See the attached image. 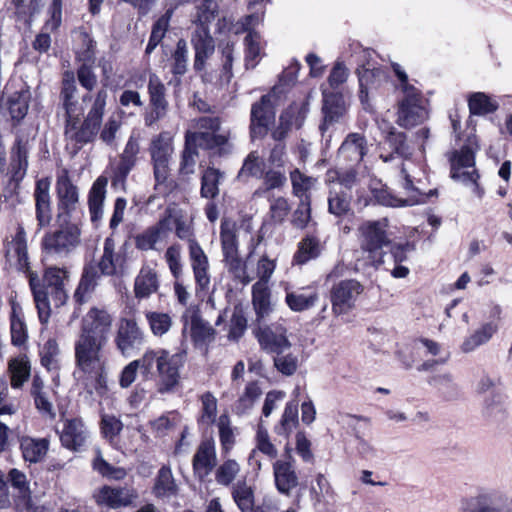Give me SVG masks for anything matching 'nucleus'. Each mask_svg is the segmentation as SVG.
I'll return each instance as SVG.
<instances>
[{
  "mask_svg": "<svg viewBox=\"0 0 512 512\" xmlns=\"http://www.w3.org/2000/svg\"><path fill=\"white\" fill-rule=\"evenodd\" d=\"M28 168V148L21 139H18L11 150L10 174L11 180L18 183L26 175Z\"/></svg>",
  "mask_w": 512,
  "mask_h": 512,
  "instance_id": "obj_42",
  "label": "nucleus"
},
{
  "mask_svg": "<svg viewBox=\"0 0 512 512\" xmlns=\"http://www.w3.org/2000/svg\"><path fill=\"white\" fill-rule=\"evenodd\" d=\"M259 22V17L255 14L246 16L242 21V31L247 32L244 38L245 45V66L247 69L254 68L261 55L260 35L253 30V27Z\"/></svg>",
  "mask_w": 512,
  "mask_h": 512,
  "instance_id": "obj_27",
  "label": "nucleus"
},
{
  "mask_svg": "<svg viewBox=\"0 0 512 512\" xmlns=\"http://www.w3.org/2000/svg\"><path fill=\"white\" fill-rule=\"evenodd\" d=\"M7 479L12 488L16 508L19 511L35 512L38 507L33 506L32 492L26 474L17 468H12L8 472Z\"/></svg>",
  "mask_w": 512,
  "mask_h": 512,
  "instance_id": "obj_21",
  "label": "nucleus"
},
{
  "mask_svg": "<svg viewBox=\"0 0 512 512\" xmlns=\"http://www.w3.org/2000/svg\"><path fill=\"white\" fill-rule=\"evenodd\" d=\"M29 91H20L10 96L8 100V109L11 117L16 120L23 119L29 108Z\"/></svg>",
  "mask_w": 512,
  "mask_h": 512,
  "instance_id": "obj_64",
  "label": "nucleus"
},
{
  "mask_svg": "<svg viewBox=\"0 0 512 512\" xmlns=\"http://www.w3.org/2000/svg\"><path fill=\"white\" fill-rule=\"evenodd\" d=\"M173 150L172 138L168 132H161L151 140L149 153L156 187L166 186L170 175L169 164Z\"/></svg>",
  "mask_w": 512,
  "mask_h": 512,
  "instance_id": "obj_8",
  "label": "nucleus"
},
{
  "mask_svg": "<svg viewBox=\"0 0 512 512\" xmlns=\"http://www.w3.org/2000/svg\"><path fill=\"white\" fill-rule=\"evenodd\" d=\"M470 113L473 115H486L497 110L498 104L490 99L483 92H475L471 94L468 100Z\"/></svg>",
  "mask_w": 512,
  "mask_h": 512,
  "instance_id": "obj_58",
  "label": "nucleus"
},
{
  "mask_svg": "<svg viewBox=\"0 0 512 512\" xmlns=\"http://www.w3.org/2000/svg\"><path fill=\"white\" fill-rule=\"evenodd\" d=\"M218 12V4L216 0H203V2L197 6V12L193 23L195 28H206L209 29V24L215 19Z\"/></svg>",
  "mask_w": 512,
  "mask_h": 512,
  "instance_id": "obj_59",
  "label": "nucleus"
},
{
  "mask_svg": "<svg viewBox=\"0 0 512 512\" xmlns=\"http://www.w3.org/2000/svg\"><path fill=\"white\" fill-rule=\"evenodd\" d=\"M219 439L221 443L222 452L228 454L235 444L234 429L231 426L230 418L227 414H222L217 422Z\"/></svg>",
  "mask_w": 512,
  "mask_h": 512,
  "instance_id": "obj_60",
  "label": "nucleus"
},
{
  "mask_svg": "<svg viewBox=\"0 0 512 512\" xmlns=\"http://www.w3.org/2000/svg\"><path fill=\"white\" fill-rule=\"evenodd\" d=\"M326 182L330 187L339 186L341 190L350 193V190L356 186L358 182L357 171L354 166L344 171L329 170L326 174Z\"/></svg>",
  "mask_w": 512,
  "mask_h": 512,
  "instance_id": "obj_52",
  "label": "nucleus"
},
{
  "mask_svg": "<svg viewBox=\"0 0 512 512\" xmlns=\"http://www.w3.org/2000/svg\"><path fill=\"white\" fill-rule=\"evenodd\" d=\"M66 279L67 271L58 267H49L45 270L43 283H40L37 275L29 273V284L42 323L48 322L51 301L55 307L65 304L68 297L65 289Z\"/></svg>",
  "mask_w": 512,
  "mask_h": 512,
  "instance_id": "obj_1",
  "label": "nucleus"
},
{
  "mask_svg": "<svg viewBox=\"0 0 512 512\" xmlns=\"http://www.w3.org/2000/svg\"><path fill=\"white\" fill-rule=\"evenodd\" d=\"M275 89L263 95L259 101L251 106L250 136L261 139L266 136L270 124L275 120Z\"/></svg>",
  "mask_w": 512,
  "mask_h": 512,
  "instance_id": "obj_12",
  "label": "nucleus"
},
{
  "mask_svg": "<svg viewBox=\"0 0 512 512\" xmlns=\"http://www.w3.org/2000/svg\"><path fill=\"white\" fill-rule=\"evenodd\" d=\"M106 344L78 336L74 343L76 372L82 377L95 381V390L99 395L106 391L105 366L103 348Z\"/></svg>",
  "mask_w": 512,
  "mask_h": 512,
  "instance_id": "obj_3",
  "label": "nucleus"
},
{
  "mask_svg": "<svg viewBox=\"0 0 512 512\" xmlns=\"http://www.w3.org/2000/svg\"><path fill=\"white\" fill-rule=\"evenodd\" d=\"M36 220L39 228L46 227L52 219L50 181L48 178L39 179L34 190Z\"/></svg>",
  "mask_w": 512,
  "mask_h": 512,
  "instance_id": "obj_33",
  "label": "nucleus"
},
{
  "mask_svg": "<svg viewBox=\"0 0 512 512\" xmlns=\"http://www.w3.org/2000/svg\"><path fill=\"white\" fill-rule=\"evenodd\" d=\"M401 174L404 179L403 188L407 193H413L411 196L407 198H400L394 195L388 189H381L375 191V199L376 201L383 205L389 207H403V206H413L419 203L418 199V191L413 185V181L410 178V175L407 173V169L404 165L401 167Z\"/></svg>",
  "mask_w": 512,
  "mask_h": 512,
  "instance_id": "obj_25",
  "label": "nucleus"
},
{
  "mask_svg": "<svg viewBox=\"0 0 512 512\" xmlns=\"http://www.w3.org/2000/svg\"><path fill=\"white\" fill-rule=\"evenodd\" d=\"M265 163L260 158L256 151H252L248 154L242 168L239 171L238 177H254L260 179L264 174Z\"/></svg>",
  "mask_w": 512,
  "mask_h": 512,
  "instance_id": "obj_63",
  "label": "nucleus"
},
{
  "mask_svg": "<svg viewBox=\"0 0 512 512\" xmlns=\"http://www.w3.org/2000/svg\"><path fill=\"white\" fill-rule=\"evenodd\" d=\"M89 438V432L83 421L79 418L66 419L60 433L62 445L70 450L79 451Z\"/></svg>",
  "mask_w": 512,
  "mask_h": 512,
  "instance_id": "obj_28",
  "label": "nucleus"
},
{
  "mask_svg": "<svg viewBox=\"0 0 512 512\" xmlns=\"http://www.w3.org/2000/svg\"><path fill=\"white\" fill-rule=\"evenodd\" d=\"M145 318L151 333L156 337H162L167 334L173 325L171 315L165 312L147 311Z\"/></svg>",
  "mask_w": 512,
  "mask_h": 512,
  "instance_id": "obj_55",
  "label": "nucleus"
},
{
  "mask_svg": "<svg viewBox=\"0 0 512 512\" xmlns=\"http://www.w3.org/2000/svg\"><path fill=\"white\" fill-rule=\"evenodd\" d=\"M386 142L393 152L389 155L380 154V158L384 162H389L394 158V154L401 158H409L412 155V149L406 142V135L402 132L391 131L387 136Z\"/></svg>",
  "mask_w": 512,
  "mask_h": 512,
  "instance_id": "obj_53",
  "label": "nucleus"
},
{
  "mask_svg": "<svg viewBox=\"0 0 512 512\" xmlns=\"http://www.w3.org/2000/svg\"><path fill=\"white\" fill-rule=\"evenodd\" d=\"M63 222L53 231H48L42 239V248L46 255L66 257L74 251L81 242V230L69 218H62Z\"/></svg>",
  "mask_w": 512,
  "mask_h": 512,
  "instance_id": "obj_6",
  "label": "nucleus"
},
{
  "mask_svg": "<svg viewBox=\"0 0 512 512\" xmlns=\"http://www.w3.org/2000/svg\"><path fill=\"white\" fill-rule=\"evenodd\" d=\"M5 261L9 268L31 273L29 270V256L27 237L22 225H18L14 235L7 237L5 242Z\"/></svg>",
  "mask_w": 512,
  "mask_h": 512,
  "instance_id": "obj_14",
  "label": "nucleus"
},
{
  "mask_svg": "<svg viewBox=\"0 0 512 512\" xmlns=\"http://www.w3.org/2000/svg\"><path fill=\"white\" fill-rule=\"evenodd\" d=\"M77 86L75 75L72 71H65L62 77V88L60 98L65 110V117L71 118L77 111Z\"/></svg>",
  "mask_w": 512,
  "mask_h": 512,
  "instance_id": "obj_40",
  "label": "nucleus"
},
{
  "mask_svg": "<svg viewBox=\"0 0 512 512\" xmlns=\"http://www.w3.org/2000/svg\"><path fill=\"white\" fill-rule=\"evenodd\" d=\"M239 227L234 221L224 220L220 226V240L223 255L238 253Z\"/></svg>",
  "mask_w": 512,
  "mask_h": 512,
  "instance_id": "obj_49",
  "label": "nucleus"
},
{
  "mask_svg": "<svg viewBox=\"0 0 512 512\" xmlns=\"http://www.w3.org/2000/svg\"><path fill=\"white\" fill-rule=\"evenodd\" d=\"M273 474L277 490L286 496L299 484L295 467L290 460H277L273 464Z\"/></svg>",
  "mask_w": 512,
  "mask_h": 512,
  "instance_id": "obj_35",
  "label": "nucleus"
},
{
  "mask_svg": "<svg viewBox=\"0 0 512 512\" xmlns=\"http://www.w3.org/2000/svg\"><path fill=\"white\" fill-rule=\"evenodd\" d=\"M299 423L298 403L290 401L286 404L279 424L274 427V431L279 436L286 438L293 432Z\"/></svg>",
  "mask_w": 512,
  "mask_h": 512,
  "instance_id": "obj_48",
  "label": "nucleus"
},
{
  "mask_svg": "<svg viewBox=\"0 0 512 512\" xmlns=\"http://www.w3.org/2000/svg\"><path fill=\"white\" fill-rule=\"evenodd\" d=\"M144 340V332L134 319L122 318L119 321L115 344L124 357H131L136 350L140 349Z\"/></svg>",
  "mask_w": 512,
  "mask_h": 512,
  "instance_id": "obj_16",
  "label": "nucleus"
},
{
  "mask_svg": "<svg viewBox=\"0 0 512 512\" xmlns=\"http://www.w3.org/2000/svg\"><path fill=\"white\" fill-rule=\"evenodd\" d=\"M240 472L241 466L235 459H226L215 468V481L220 486H231L235 484Z\"/></svg>",
  "mask_w": 512,
  "mask_h": 512,
  "instance_id": "obj_51",
  "label": "nucleus"
},
{
  "mask_svg": "<svg viewBox=\"0 0 512 512\" xmlns=\"http://www.w3.org/2000/svg\"><path fill=\"white\" fill-rule=\"evenodd\" d=\"M498 327L494 323H485L477 329L471 336L466 338L462 345L461 350L464 353L474 351L477 347L487 343L492 336L496 333Z\"/></svg>",
  "mask_w": 512,
  "mask_h": 512,
  "instance_id": "obj_50",
  "label": "nucleus"
},
{
  "mask_svg": "<svg viewBox=\"0 0 512 512\" xmlns=\"http://www.w3.org/2000/svg\"><path fill=\"white\" fill-rule=\"evenodd\" d=\"M9 371L11 374V385L14 388H20L30 376V365L26 358H16L9 362Z\"/></svg>",
  "mask_w": 512,
  "mask_h": 512,
  "instance_id": "obj_62",
  "label": "nucleus"
},
{
  "mask_svg": "<svg viewBox=\"0 0 512 512\" xmlns=\"http://www.w3.org/2000/svg\"><path fill=\"white\" fill-rule=\"evenodd\" d=\"M388 220L381 219L376 221H367L360 228L361 248L369 254V258L374 264V260L382 255V249L391 244L387 234Z\"/></svg>",
  "mask_w": 512,
  "mask_h": 512,
  "instance_id": "obj_11",
  "label": "nucleus"
},
{
  "mask_svg": "<svg viewBox=\"0 0 512 512\" xmlns=\"http://www.w3.org/2000/svg\"><path fill=\"white\" fill-rule=\"evenodd\" d=\"M172 217L168 215L155 225L148 227L135 238V245L143 251L156 249V244L168 236L171 230Z\"/></svg>",
  "mask_w": 512,
  "mask_h": 512,
  "instance_id": "obj_31",
  "label": "nucleus"
},
{
  "mask_svg": "<svg viewBox=\"0 0 512 512\" xmlns=\"http://www.w3.org/2000/svg\"><path fill=\"white\" fill-rule=\"evenodd\" d=\"M421 95L413 86L405 88L404 98L399 104L397 123L404 128L418 125L427 117V111L421 104Z\"/></svg>",
  "mask_w": 512,
  "mask_h": 512,
  "instance_id": "obj_15",
  "label": "nucleus"
},
{
  "mask_svg": "<svg viewBox=\"0 0 512 512\" xmlns=\"http://www.w3.org/2000/svg\"><path fill=\"white\" fill-rule=\"evenodd\" d=\"M224 178V172L215 167H207L201 176V196L207 199L216 198L219 195V185Z\"/></svg>",
  "mask_w": 512,
  "mask_h": 512,
  "instance_id": "obj_45",
  "label": "nucleus"
},
{
  "mask_svg": "<svg viewBox=\"0 0 512 512\" xmlns=\"http://www.w3.org/2000/svg\"><path fill=\"white\" fill-rule=\"evenodd\" d=\"M182 318L184 320V331L189 325L190 337L195 346L200 347L208 345L214 341L216 331L209 322L201 317L199 309H187Z\"/></svg>",
  "mask_w": 512,
  "mask_h": 512,
  "instance_id": "obj_20",
  "label": "nucleus"
},
{
  "mask_svg": "<svg viewBox=\"0 0 512 512\" xmlns=\"http://www.w3.org/2000/svg\"><path fill=\"white\" fill-rule=\"evenodd\" d=\"M149 108L143 118L146 127H153L167 116L169 102L166 98V87L158 75L149 73L148 79Z\"/></svg>",
  "mask_w": 512,
  "mask_h": 512,
  "instance_id": "obj_13",
  "label": "nucleus"
},
{
  "mask_svg": "<svg viewBox=\"0 0 512 512\" xmlns=\"http://www.w3.org/2000/svg\"><path fill=\"white\" fill-rule=\"evenodd\" d=\"M101 275L96 263L89 262L85 264L78 287L74 293V298L78 303L82 304L87 301L88 297L97 287Z\"/></svg>",
  "mask_w": 512,
  "mask_h": 512,
  "instance_id": "obj_38",
  "label": "nucleus"
},
{
  "mask_svg": "<svg viewBox=\"0 0 512 512\" xmlns=\"http://www.w3.org/2000/svg\"><path fill=\"white\" fill-rule=\"evenodd\" d=\"M185 351L171 354L166 349H149L143 354V376L151 379L159 376L162 388L169 391L174 388L180 378L179 370L185 361Z\"/></svg>",
  "mask_w": 512,
  "mask_h": 512,
  "instance_id": "obj_5",
  "label": "nucleus"
},
{
  "mask_svg": "<svg viewBox=\"0 0 512 512\" xmlns=\"http://www.w3.org/2000/svg\"><path fill=\"white\" fill-rule=\"evenodd\" d=\"M231 496L241 512L254 510L255 495L254 489L246 481H238L231 487Z\"/></svg>",
  "mask_w": 512,
  "mask_h": 512,
  "instance_id": "obj_46",
  "label": "nucleus"
},
{
  "mask_svg": "<svg viewBox=\"0 0 512 512\" xmlns=\"http://www.w3.org/2000/svg\"><path fill=\"white\" fill-rule=\"evenodd\" d=\"M221 120L217 116L205 115L193 121L192 129L186 131L185 140L190 146L212 151L218 156L232 152L228 134L220 133Z\"/></svg>",
  "mask_w": 512,
  "mask_h": 512,
  "instance_id": "obj_4",
  "label": "nucleus"
},
{
  "mask_svg": "<svg viewBox=\"0 0 512 512\" xmlns=\"http://www.w3.org/2000/svg\"><path fill=\"white\" fill-rule=\"evenodd\" d=\"M108 180L104 176L98 177L88 195V206L92 223L97 225L104 215V201L106 198V186Z\"/></svg>",
  "mask_w": 512,
  "mask_h": 512,
  "instance_id": "obj_36",
  "label": "nucleus"
},
{
  "mask_svg": "<svg viewBox=\"0 0 512 512\" xmlns=\"http://www.w3.org/2000/svg\"><path fill=\"white\" fill-rule=\"evenodd\" d=\"M107 98L108 92L104 87L99 89L94 96L87 94L83 97V101L92 99V105L80 126H78L79 120L76 114L71 118L65 117V136L68 140L74 141L80 146L94 141L100 132Z\"/></svg>",
  "mask_w": 512,
  "mask_h": 512,
  "instance_id": "obj_2",
  "label": "nucleus"
},
{
  "mask_svg": "<svg viewBox=\"0 0 512 512\" xmlns=\"http://www.w3.org/2000/svg\"><path fill=\"white\" fill-rule=\"evenodd\" d=\"M252 303L257 315V321H261L272 311L270 291L264 281H257L252 286Z\"/></svg>",
  "mask_w": 512,
  "mask_h": 512,
  "instance_id": "obj_44",
  "label": "nucleus"
},
{
  "mask_svg": "<svg viewBox=\"0 0 512 512\" xmlns=\"http://www.w3.org/2000/svg\"><path fill=\"white\" fill-rule=\"evenodd\" d=\"M104 276L123 275L125 272V257L115 251V241L107 237L103 245V254L96 264Z\"/></svg>",
  "mask_w": 512,
  "mask_h": 512,
  "instance_id": "obj_29",
  "label": "nucleus"
},
{
  "mask_svg": "<svg viewBox=\"0 0 512 512\" xmlns=\"http://www.w3.org/2000/svg\"><path fill=\"white\" fill-rule=\"evenodd\" d=\"M319 294L312 287H285V303L294 312H302L314 307Z\"/></svg>",
  "mask_w": 512,
  "mask_h": 512,
  "instance_id": "obj_34",
  "label": "nucleus"
},
{
  "mask_svg": "<svg viewBox=\"0 0 512 512\" xmlns=\"http://www.w3.org/2000/svg\"><path fill=\"white\" fill-rule=\"evenodd\" d=\"M94 497L97 504L117 509L131 505L138 497V494L136 490L131 487L103 486Z\"/></svg>",
  "mask_w": 512,
  "mask_h": 512,
  "instance_id": "obj_26",
  "label": "nucleus"
},
{
  "mask_svg": "<svg viewBox=\"0 0 512 512\" xmlns=\"http://www.w3.org/2000/svg\"><path fill=\"white\" fill-rule=\"evenodd\" d=\"M367 152L366 137L360 133H350L339 147L337 158L340 163L356 166L363 160Z\"/></svg>",
  "mask_w": 512,
  "mask_h": 512,
  "instance_id": "obj_22",
  "label": "nucleus"
},
{
  "mask_svg": "<svg viewBox=\"0 0 512 512\" xmlns=\"http://www.w3.org/2000/svg\"><path fill=\"white\" fill-rule=\"evenodd\" d=\"M191 44L194 49L193 69L195 72H201L215 51V43L210 30L203 27L195 28L191 35Z\"/></svg>",
  "mask_w": 512,
  "mask_h": 512,
  "instance_id": "obj_23",
  "label": "nucleus"
},
{
  "mask_svg": "<svg viewBox=\"0 0 512 512\" xmlns=\"http://www.w3.org/2000/svg\"><path fill=\"white\" fill-rule=\"evenodd\" d=\"M112 325L113 317L108 310L94 306L83 316L78 336L107 344Z\"/></svg>",
  "mask_w": 512,
  "mask_h": 512,
  "instance_id": "obj_9",
  "label": "nucleus"
},
{
  "mask_svg": "<svg viewBox=\"0 0 512 512\" xmlns=\"http://www.w3.org/2000/svg\"><path fill=\"white\" fill-rule=\"evenodd\" d=\"M81 37L83 44L86 46V50L79 55V59L83 63L77 69V79L84 89L91 92L98 83L97 75L93 70L94 41L87 33H82Z\"/></svg>",
  "mask_w": 512,
  "mask_h": 512,
  "instance_id": "obj_24",
  "label": "nucleus"
},
{
  "mask_svg": "<svg viewBox=\"0 0 512 512\" xmlns=\"http://www.w3.org/2000/svg\"><path fill=\"white\" fill-rule=\"evenodd\" d=\"M372 52L370 50H362L361 61L357 69L359 79V99L365 111L372 112L373 106L370 102V95L374 93L387 82V73L381 67H375L370 63Z\"/></svg>",
  "mask_w": 512,
  "mask_h": 512,
  "instance_id": "obj_7",
  "label": "nucleus"
},
{
  "mask_svg": "<svg viewBox=\"0 0 512 512\" xmlns=\"http://www.w3.org/2000/svg\"><path fill=\"white\" fill-rule=\"evenodd\" d=\"M364 289V285L356 279H344L334 283L330 289L333 314L340 316L352 311Z\"/></svg>",
  "mask_w": 512,
  "mask_h": 512,
  "instance_id": "obj_10",
  "label": "nucleus"
},
{
  "mask_svg": "<svg viewBox=\"0 0 512 512\" xmlns=\"http://www.w3.org/2000/svg\"><path fill=\"white\" fill-rule=\"evenodd\" d=\"M256 337L263 350L268 353L279 354L290 350L291 343L284 333H277L269 327H259Z\"/></svg>",
  "mask_w": 512,
  "mask_h": 512,
  "instance_id": "obj_39",
  "label": "nucleus"
},
{
  "mask_svg": "<svg viewBox=\"0 0 512 512\" xmlns=\"http://www.w3.org/2000/svg\"><path fill=\"white\" fill-rule=\"evenodd\" d=\"M351 194L339 186L330 187L328 195V212L335 217H344L351 213Z\"/></svg>",
  "mask_w": 512,
  "mask_h": 512,
  "instance_id": "obj_43",
  "label": "nucleus"
},
{
  "mask_svg": "<svg viewBox=\"0 0 512 512\" xmlns=\"http://www.w3.org/2000/svg\"><path fill=\"white\" fill-rule=\"evenodd\" d=\"M451 177L459 182L468 184L475 182L479 175L475 169V155L473 150L468 146H463L456 150L450 157Z\"/></svg>",
  "mask_w": 512,
  "mask_h": 512,
  "instance_id": "obj_19",
  "label": "nucleus"
},
{
  "mask_svg": "<svg viewBox=\"0 0 512 512\" xmlns=\"http://www.w3.org/2000/svg\"><path fill=\"white\" fill-rule=\"evenodd\" d=\"M157 497H171L177 493V485L169 467L163 466L159 471L154 485Z\"/></svg>",
  "mask_w": 512,
  "mask_h": 512,
  "instance_id": "obj_56",
  "label": "nucleus"
},
{
  "mask_svg": "<svg viewBox=\"0 0 512 512\" xmlns=\"http://www.w3.org/2000/svg\"><path fill=\"white\" fill-rule=\"evenodd\" d=\"M223 256L225 267L236 280H238L243 285H247L252 281L253 278L246 273L245 264L239 257V253H233Z\"/></svg>",
  "mask_w": 512,
  "mask_h": 512,
  "instance_id": "obj_61",
  "label": "nucleus"
},
{
  "mask_svg": "<svg viewBox=\"0 0 512 512\" xmlns=\"http://www.w3.org/2000/svg\"><path fill=\"white\" fill-rule=\"evenodd\" d=\"M216 460L217 456L214 443L212 441L201 442L192 459V468L195 477L200 481L205 480L216 467Z\"/></svg>",
  "mask_w": 512,
  "mask_h": 512,
  "instance_id": "obj_30",
  "label": "nucleus"
},
{
  "mask_svg": "<svg viewBox=\"0 0 512 512\" xmlns=\"http://www.w3.org/2000/svg\"><path fill=\"white\" fill-rule=\"evenodd\" d=\"M11 342L14 346H22L28 338L27 327L22 319L21 308L16 304L12 305L10 316Z\"/></svg>",
  "mask_w": 512,
  "mask_h": 512,
  "instance_id": "obj_54",
  "label": "nucleus"
},
{
  "mask_svg": "<svg viewBox=\"0 0 512 512\" xmlns=\"http://www.w3.org/2000/svg\"><path fill=\"white\" fill-rule=\"evenodd\" d=\"M323 122L320 130L324 133L330 125L337 123L343 119L347 112V104L341 93L323 92Z\"/></svg>",
  "mask_w": 512,
  "mask_h": 512,
  "instance_id": "obj_32",
  "label": "nucleus"
},
{
  "mask_svg": "<svg viewBox=\"0 0 512 512\" xmlns=\"http://www.w3.org/2000/svg\"><path fill=\"white\" fill-rule=\"evenodd\" d=\"M19 445L24 461L39 463L45 458L50 442L47 438L21 436L19 437Z\"/></svg>",
  "mask_w": 512,
  "mask_h": 512,
  "instance_id": "obj_37",
  "label": "nucleus"
},
{
  "mask_svg": "<svg viewBox=\"0 0 512 512\" xmlns=\"http://www.w3.org/2000/svg\"><path fill=\"white\" fill-rule=\"evenodd\" d=\"M189 50L185 39H179L171 55V73L174 76H183L188 70Z\"/></svg>",
  "mask_w": 512,
  "mask_h": 512,
  "instance_id": "obj_57",
  "label": "nucleus"
},
{
  "mask_svg": "<svg viewBox=\"0 0 512 512\" xmlns=\"http://www.w3.org/2000/svg\"><path fill=\"white\" fill-rule=\"evenodd\" d=\"M56 195L59 211L57 215L58 220L69 218L71 213L76 210L79 202V193L78 188L72 183L67 169H63L57 175Z\"/></svg>",
  "mask_w": 512,
  "mask_h": 512,
  "instance_id": "obj_18",
  "label": "nucleus"
},
{
  "mask_svg": "<svg viewBox=\"0 0 512 512\" xmlns=\"http://www.w3.org/2000/svg\"><path fill=\"white\" fill-rule=\"evenodd\" d=\"M321 254L319 240L313 236H307L298 243V249L293 256V264L304 265L316 259Z\"/></svg>",
  "mask_w": 512,
  "mask_h": 512,
  "instance_id": "obj_47",
  "label": "nucleus"
},
{
  "mask_svg": "<svg viewBox=\"0 0 512 512\" xmlns=\"http://www.w3.org/2000/svg\"><path fill=\"white\" fill-rule=\"evenodd\" d=\"M159 288V281L154 269L143 266L135 278L134 293L138 299L150 297Z\"/></svg>",
  "mask_w": 512,
  "mask_h": 512,
  "instance_id": "obj_41",
  "label": "nucleus"
},
{
  "mask_svg": "<svg viewBox=\"0 0 512 512\" xmlns=\"http://www.w3.org/2000/svg\"><path fill=\"white\" fill-rule=\"evenodd\" d=\"M139 153V141L135 136L131 135L122 153L119 155L118 162L112 168L111 182L113 187L125 189L127 177L135 167Z\"/></svg>",
  "mask_w": 512,
  "mask_h": 512,
  "instance_id": "obj_17",
  "label": "nucleus"
}]
</instances>
